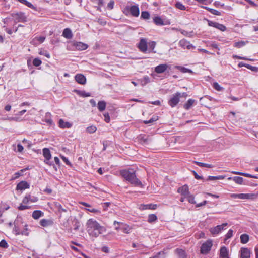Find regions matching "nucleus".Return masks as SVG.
I'll use <instances>...</instances> for the list:
<instances>
[{"label":"nucleus","mask_w":258,"mask_h":258,"mask_svg":"<svg viewBox=\"0 0 258 258\" xmlns=\"http://www.w3.org/2000/svg\"><path fill=\"white\" fill-rule=\"evenodd\" d=\"M13 231L16 235H29L28 225L24 222L22 219L18 218L15 219Z\"/></svg>","instance_id":"nucleus-2"},{"label":"nucleus","mask_w":258,"mask_h":258,"mask_svg":"<svg viewBox=\"0 0 258 258\" xmlns=\"http://www.w3.org/2000/svg\"><path fill=\"white\" fill-rule=\"evenodd\" d=\"M17 16H18V18L17 19L18 22H20V21L24 22L26 21V18L24 17V16L23 15H17Z\"/></svg>","instance_id":"nucleus-55"},{"label":"nucleus","mask_w":258,"mask_h":258,"mask_svg":"<svg viewBox=\"0 0 258 258\" xmlns=\"http://www.w3.org/2000/svg\"><path fill=\"white\" fill-rule=\"evenodd\" d=\"M239 199H254L257 197L254 194H239Z\"/></svg>","instance_id":"nucleus-19"},{"label":"nucleus","mask_w":258,"mask_h":258,"mask_svg":"<svg viewBox=\"0 0 258 258\" xmlns=\"http://www.w3.org/2000/svg\"><path fill=\"white\" fill-rule=\"evenodd\" d=\"M175 68H177L178 70H179L180 72L184 73H192V70H191L189 69L186 68L184 67L176 66Z\"/></svg>","instance_id":"nucleus-34"},{"label":"nucleus","mask_w":258,"mask_h":258,"mask_svg":"<svg viewBox=\"0 0 258 258\" xmlns=\"http://www.w3.org/2000/svg\"><path fill=\"white\" fill-rule=\"evenodd\" d=\"M129 12L133 16L138 17L140 13V10L138 6L134 5L131 7H126L124 9L123 13L125 15H127V13Z\"/></svg>","instance_id":"nucleus-4"},{"label":"nucleus","mask_w":258,"mask_h":258,"mask_svg":"<svg viewBox=\"0 0 258 258\" xmlns=\"http://www.w3.org/2000/svg\"><path fill=\"white\" fill-rule=\"evenodd\" d=\"M158 120V117L157 116H156V117H152L150 119L148 120H144V123L146 124H149V123H153V122L156 121Z\"/></svg>","instance_id":"nucleus-49"},{"label":"nucleus","mask_w":258,"mask_h":258,"mask_svg":"<svg viewBox=\"0 0 258 258\" xmlns=\"http://www.w3.org/2000/svg\"><path fill=\"white\" fill-rule=\"evenodd\" d=\"M9 246L7 242L4 239L2 240L0 242V247L4 248H7Z\"/></svg>","instance_id":"nucleus-52"},{"label":"nucleus","mask_w":258,"mask_h":258,"mask_svg":"<svg viewBox=\"0 0 258 258\" xmlns=\"http://www.w3.org/2000/svg\"><path fill=\"white\" fill-rule=\"evenodd\" d=\"M177 192L184 198H186L190 194L188 186L187 185H184L178 188Z\"/></svg>","instance_id":"nucleus-10"},{"label":"nucleus","mask_w":258,"mask_h":258,"mask_svg":"<svg viewBox=\"0 0 258 258\" xmlns=\"http://www.w3.org/2000/svg\"><path fill=\"white\" fill-rule=\"evenodd\" d=\"M208 25L211 27H215L221 31H225L226 30V27L222 24L217 22L208 21Z\"/></svg>","instance_id":"nucleus-11"},{"label":"nucleus","mask_w":258,"mask_h":258,"mask_svg":"<svg viewBox=\"0 0 258 258\" xmlns=\"http://www.w3.org/2000/svg\"><path fill=\"white\" fill-rule=\"evenodd\" d=\"M225 177V175H219L217 176H209L208 180H221L224 179Z\"/></svg>","instance_id":"nucleus-35"},{"label":"nucleus","mask_w":258,"mask_h":258,"mask_svg":"<svg viewBox=\"0 0 258 258\" xmlns=\"http://www.w3.org/2000/svg\"><path fill=\"white\" fill-rule=\"evenodd\" d=\"M17 1L30 8H32L34 10H36L35 7H34L30 2L27 1V0H17Z\"/></svg>","instance_id":"nucleus-32"},{"label":"nucleus","mask_w":258,"mask_h":258,"mask_svg":"<svg viewBox=\"0 0 258 258\" xmlns=\"http://www.w3.org/2000/svg\"><path fill=\"white\" fill-rule=\"evenodd\" d=\"M30 185L29 184L25 181H22L19 182L16 187V190H23L29 188Z\"/></svg>","instance_id":"nucleus-15"},{"label":"nucleus","mask_w":258,"mask_h":258,"mask_svg":"<svg viewBox=\"0 0 258 258\" xmlns=\"http://www.w3.org/2000/svg\"><path fill=\"white\" fill-rule=\"evenodd\" d=\"M232 179L235 183L238 184H242L243 182V179L241 177L235 176L234 177H228V180H230Z\"/></svg>","instance_id":"nucleus-28"},{"label":"nucleus","mask_w":258,"mask_h":258,"mask_svg":"<svg viewBox=\"0 0 258 258\" xmlns=\"http://www.w3.org/2000/svg\"><path fill=\"white\" fill-rule=\"evenodd\" d=\"M40 55H43L46 56L47 58H49L50 57V55L49 53L46 51H40L39 53Z\"/></svg>","instance_id":"nucleus-57"},{"label":"nucleus","mask_w":258,"mask_h":258,"mask_svg":"<svg viewBox=\"0 0 258 258\" xmlns=\"http://www.w3.org/2000/svg\"><path fill=\"white\" fill-rule=\"evenodd\" d=\"M220 258H229L228 256V250L225 246H223L220 250Z\"/></svg>","instance_id":"nucleus-21"},{"label":"nucleus","mask_w":258,"mask_h":258,"mask_svg":"<svg viewBox=\"0 0 258 258\" xmlns=\"http://www.w3.org/2000/svg\"><path fill=\"white\" fill-rule=\"evenodd\" d=\"M210 13H212V14L217 15V16H220L221 15V13L220 12H219L215 9H212L211 10H210Z\"/></svg>","instance_id":"nucleus-56"},{"label":"nucleus","mask_w":258,"mask_h":258,"mask_svg":"<svg viewBox=\"0 0 258 258\" xmlns=\"http://www.w3.org/2000/svg\"><path fill=\"white\" fill-rule=\"evenodd\" d=\"M138 48L143 52H145L147 50V42L145 38H141L138 44Z\"/></svg>","instance_id":"nucleus-12"},{"label":"nucleus","mask_w":258,"mask_h":258,"mask_svg":"<svg viewBox=\"0 0 258 258\" xmlns=\"http://www.w3.org/2000/svg\"><path fill=\"white\" fill-rule=\"evenodd\" d=\"M44 121L48 124L49 125H52L53 123V120L51 119V114L49 112H47L45 115Z\"/></svg>","instance_id":"nucleus-25"},{"label":"nucleus","mask_w":258,"mask_h":258,"mask_svg":"<svg viewBox=\"0 0 258 258\" xmlns=\"http://www.w3.org/2000/svg\"><path fill=\"white\" fill-rule=\"evenodd\" d=\"M247 42V41L245 42V41H239V42H235L234 44V46L236 47V48H240L244 46L246 44V43Z\"/></svg>","instance_id":"nucleus-38"},{"label":"nucleus","mask_w":258,"mask_h":258,"mask_svg":"<svg viewBox=\"0 0 258 258\" xmlns=\"http://www.w3.org/2000/svg\"><path fill=\"white\" fill-rule=\"evenodd\" d=\"M169 66L167 64H161L156 66L155 68V72L158 74H161L165 72Z\"/></svg>","instance_id":"nucleus-14"},{"label":"nucleus","mask_w":258,"mask_h":258,"mask_svg":"<svg viewBox=\"0 0 258 258\" xmlns=\"http://www.w3.org/2000/svg\"><path fill=\"white\" fill-rule=\"evenodd\" d=\"M43 155L45 158L44 162L49 166H53L54 164L53 162L50 161V159L51 158V155L50 151L48 148H45L43 149Z\"/></svg>","instance_id":"nucleus-7"},{"label":"nucleus","mask_w":258,"mask_h":258,"mask_svg":"<svg viewBox=\"0 0 258 258\" xmlns=\"http://www.w3.org/2000/svg\"><path fill=\"white\" fill-rule=\"evenodd\" d=\"M245 67L247 69L251 70L252 71L257 72H258V67L255 66H252L250 64H246L245 65Z\"/></svg>","instance_id":"nucleus-48"},{"label":"nucleus","mask_w":258,"mask_h":258,"mask_svg":"<svg viewBox=\"0 0 258 258\" xmlns=\"http://www.w3.org/2000/svg\"><path fill=\"white\" fill-rule=\"evenodd\" d=\"M73 46L75 47V48L78 50H84L87 49L88 45L81 42H75Z\"/></svg>","instance_id":"nucleus-16"},{"label":"nucleus","mask_w":258,"mask_h":258,"mask_svg":"<svg viewBox=\"0 0 258 258\" xmlns=\"http://www.w3.org/2000/svg\"><path fill=\"white\" fill-rule=\"evenodd\" d=\"M23 147L20 144L17 145V151L19 152H21L23 150Z\"/></svg>","instance_id":"nucleus-64"},{"label":"nucleus","mask_w":258,"mask_h":258,"mask_svg":"<svg viewBox=\"0 0 258 258\" xmlns=\"http://www.w3.org/2000/svg\"><path fill=\"white\" fill-rule=\"evenodd\" d=\"M75 92H77V93L80 96L83 97H86L90 96V93L88 92H86L84 91H79V90H75Z\"/></svg>","instance_id":"nucleus-36"},{"label":"nucleus","mask_w":258,"mask_h":258,"mask_svg":"<svg viewBox=\"0 0 258 258\" xmlns=\"http://www.w3.org/2000/svg\"><path fill=\"white\" fill-rule=\"evenodd\" d=\"M213 88L217 90V91H221L222 89H223V88L221 87L220 85L217 83V82H214L213 84Z\"/></svg>","instance_id":"nucleus-51"},{"label":"nucleus","mask_w":258,"mask_h":258,"mask_svg":"<svg viewBox=\"0 0 258 258\" xmlns=\"http://www.w3.org/2000/svg\"><path fill=\"white\" fill-rule=\"evenodd\" d=\"M241 258H250V252L247 248L242 247L240 249Z\"/></svg>","instance_id":"nucleus-18"},{"label":"nucleus","mask_w":258,"mask_h":258,"mask_svg":"<svg viewBox=\"0 0 258 258\" xmlns=\"http://www.w3.org/2000/svg\"><path fill=\"white\" fill-rule=\"evenodd\" d=\"M104 120L106 122L108 123L110 121V116L108 113H105L104 114Z\"/></svg>","instance_id":"nucleus-61"},{"label":"nucleus","mask_w":258,"mask_h":258,"mask_svg":"<svg viewBox=\"0 0 258 258\" xmlns=\"http://www.w3.org/2000/svg\"><path fill=\"white\" fill-rule=\"evenodd\" d=\"M53 223V222L52 220L46 219H42L40 221V225L43 227H47L51 225Z\"/></svg>","instance_id":"nucleus-24"},{"label":"nucleus","mask_w":258,"mask_h":258,"mask_svg":"<svg viewBox=\"0 0 258 258\" xmlns=\"http://www.w3.org/2000/svg\"><path fill=\"white\" fill-rule=\"evenodd\" d=\"M41 60L38 58H35L33 61V64L35 67H39L41 64Z\"/></svg>","instance_id":"nucleus-47"},{"label":"nucleus","mask_w":258,"mask_h":258,"mask_svg":"<svg viewBox=\"0 0 258 258\" xmlns=\"http://www.w3.org/2000/svg\"><path fill=\"white\" fill-rule=\"evenodd\" d=\"M106 103L104 101H99L98 103V108L100 111H103L106 108Z\"/></svg>","instance_id":"nucleus-31"},{"label":"nucleus","mask_w":258,"mask_h":258,"mask_svg":"<svg viewBox=\"0 0 258 258\" xmlns=\"http://www.w3.org/2000/svg\"><path fill=\"white\" fill-rule=\"evenodd\" d=\"M120 175L130 183L136 186H142V182L137 178L135 172L133 170H122L120 172Z\"/></svg>","instance_id":"nucleus-3"},{"label":"nucleus","mask_w":258,"mask_h":258,"mask_svg":"<svg viewBox=\"0 0 258 258\" xmlns=\"http://www.w3.org/2000/svg\"><path fill=\"white\" fill-rule=\"evenodd\" d=\"M233 235V230L230 229L225 235V240L230 238Z\"/></svg>","instance_id":"nucleus-53"},{"label":"nucleus","mask_w":258,"mask_h":258,"mask_svg":"<svg viewBox=\"0 0 258 258\" xmlns=\"http://www.w3.org/2000/svg\"><path fill=\"white\" fill-rule=\"evenodd\" d=\"M197 1L203 4L207 5L211 4L212 0H197Z\"/></svg>","instance_id":"nucleus-58"},{"label":"nucleus","mask_w":258,"mask_h":258,"mask_svg":"<svg viewBox=\"0 0 258 258\" xmlns=\"http://www.w3.org/2000/svg\"><path fill=\"white\" fill-rule=\"evenodd\" d=\"M150 16V15L148 12L143 11L141 13V18L143 19L147 20L149 19Z\"/></svg>","instance_id":"nucleus-41"},{"label":"nucleus","mask_w":258,"mask_h":258,"mask_svg":"<svg viewBox=\"0 0 258 258\" xmlns=\"http://www.w3.org/2000/svg\"><path fill=\"white\" fill-rule=\"evenodd\" d=\"M114 2L113 0H111L108 3L107 8L110 10H112L114 7Z\"/></svg>","instance_id":"nucleus-59"},{"label":"nucleus","mask_w":258,"mask_h":258,"mask_svg":"<svg viewBox=\"0 0 258 258\" xmlns=\"http://www.w3.org/2000/svg\"><path fill=\"white\" fill-rule=\"evenodd\" d=\"M87 231L91 236L97 237L100 234H103L105 231L104 227L101 226L95 220L90 219L87 222Z\"/></svg>","instance_id":"nucleus-1"},{"label":"nucleus","mask_w":258,"mask_h":258,"mask_svg":"<svg viewBox=\"0 0 258 258\" xmlns=\"http://www.w3.org/2000/svg\"><path fill=\"white\" fill-rule=\"evenodd\" d=\"M59 127L61 128H70L72 127V123L65 122L62 119H60L58 122Z\"/></svg>","instance_id":"nucleus-20"},{"label":"nucleus","mask_w":258,"mask_h":258,"mask_svg":"<svg viewBox=\"0 0 258 258\" xmlns=\"http://www.w3.org/2000/svg\"><path fill=\"white\" fill-rule=\"evenodd\" d=\"M176 252L181 258H184L185 256V251L181 249H176Z\"/></svg>","instance_id":"nucleus-40"},{"label":"nucleus","mask_w":258,"mask_h":258,"mask_svg":"<svg viewBox=\"0 0 258 258\" xmlns=\"http://www.w3.org/2000/svg\"><path fill=\"white\" fill-rule=\"evenodd\" d=\"M120 224L121 225V229L123 231V232L125 233L128 234L130 233L131 228L128 225L126 224H124L122 223L117 222L116 221H114L113 225H115L116 224Z\"/></svg>","instance_id":"nucleus-17"},{"label":"nucleus","mask_w":258,"mask_h":258,"mask_svg":"<svg viewBox=\"0 0 258 258\" xmlns=\"http://www.w3.org/2000/svg\"><path fill=\"white\" fill-rule=\"evenodd\" d=\"M44 215V213L40 210H35L33 212L32 216L34 219H38Z\"/></svg>","instance_id":"nucleus-26"},{"label":"nucleus","mask_w":258,"mask_h":258,"mask_svg":"<svg viewBox=\"0 0 258 258\" xmlns=\"http://www.w3.org/2000/svg\"><path fill=\"white\" fill-rule=\"evenodd\" d=\"M195 102V100H194L192 99H189V100H188V101L186 102V103H185L184 104V105H183L184 108L186 110L189 109L191 108V107L192 106V105L194 104Z\"/></svg>","instance_id":"nucleus-29"},{"label":"nucleus","mask_w":258,"mask_h":258,"mask_svg":"<svg viewBox=\"0 0 258 258\" xmlns=\"http://www.w3.org/2000/svg\"><path fill=\"white\" fill-rule=\"evenodd\" d=\"M175 6L177 9L181 10H185L186 9L185 6L180 2L176 3Z\"/></svg>","instance_id":"nucleus-50"},{"label":"nucleus","mask_w":258,"mask_h":258,"mask_svg":"<svg viewBox=\"0 0 258 258\" xmlns=\"http://www.w3.org/2000/svg\"><path fill=\"white\" fill-rule=\"evenodd\" d=\"M157 219V216L155 214H150L148 216V221L151 223L156 221Z\"/></svg>","instance_id":"nucleus-42"},{"label":"nucleus","mask_w":258,"mask_h":258,"mask_svg":"<svg viewBox=\"0 0 258 258\" xmlns=\"http://www.w3.org/2000/svg\"><path fill=\"white\" fill-rule=\"evenodd\" d=\"M62 35L67 39H71L73 37L72 31L69 28L64 29Z\"/></svg>","instance_id":"nucleus-22"},{"label":"nucleus","mask_w":258,"mask_h":258,"mask_svg":"<svg viewBox=\"0 0 258 258\" xmlns=\"http://www.w3.org/2000/svg\"><path fill=\"white\" fill-rule=\"evenodd\" d=\"M179 45L183 49H195L196 47L191 44L190 42L187 41L186 39H183L179 41Z\"/></svg>","instance_id":"nucleus-8"},{"label":"nucleus","mask_w":258,"mask_h":258,"mask_svg":"<svg viewBox=\"0 0 258 258\" xmlns=\"http://www.w3.org/2000/svg\"><path fill=\"white\" fill-rule=\"evenodd\" d=\"M144 209H154L156 205H153L152 204H148L143 205Z\"/></svg>","instance_id":"nucleus-54"},{"label":"nucleus","mask_w":258,"mask_h":258,"mask_svg":"<svg viewBox=\"0 0 258 258\" xmlns=\"http://www.w3.org/2000/svg\"><path fill=\"white\" fill-rule=\"evenodd\" d=\"M149 48L153 50L155 47L156 43L154 41H152L149 43Z\"/></svg>","instance_id":"nucleus-60"},{"label":"nucleus","mask_w":258,"mask_h":258,"mask_svg":"<svg viewBox=\"0 0 258 258\" xmlns=\"http://www.w3.org/2000/svg\"><path fill=\"white\" fill-rule=\"evenodd\" d=\"M97 128L94 125H91L86 128V131L89 134H92L96 131Z\"/></svg>","instance_id":"nucleus-39"},{"label":"nucleus","mask_w":258,"mask_h":258,"mask_svg":"<svg viewBox=\"0 0 258 258\" xmlns=\"http://www.w3.org/2000/svg\"><path fill=\"white\" fill-rule=\"evenodd\" d=\"M249 240V236L246 234H243L240 236V241L243 244H245Z\"/></svg>","instance_id":"nucleus-33"},{"label":"nucleus","mask_w":258,"mask_h":258,"mask_svg":"<svg viewBox=\"0 0 258 258\" xmlns=\"http://www.w3.org/2000/svg\"><path fill=\"white\" fill-rule=\"evenodd\" d=\"M154 22L157 25H163L164 22L163 20L161 19L160 17H155L153 18Z\"/></svg>","instance_id":"nucleus-30"},{"label":"nucleus","mask_w":258,"mask_h":258,"mask_svg":"<svg viewBox=\"0 0 258 258\" xmlns=\"http://www.w3.org/2000/svg\"><path fill=\"white\" fill-rule=\"evenodd\" d=\"M53 205L54 206V208L57 210L58 212H59L60 214L62 212H66L67 211V210L66 209L63 208L61 205L58 202H54Z\"/></svg>","instance_id":"nucleus-23"},{"label":"nucleus","mask_w":258,"mask_h":258,"mask_svg":"<svg viewBox=\"0 0 258 258\" xmlns=\"http://www.w3.org/2000/svg\"><path fill=\"white\" fill-rule=\"evenodd\" d=\"M150 81V78L147 76H145L141 80L142 85L144 86V85H146L147 83H149Z\"/></svg>","instance_id":"nucleus-43"},{"label":"nucleus","mask_w":258,"mask_h":258,"mask_svg":"<svg viewBox=\"0 0 258 258\" xmlns=\"http://www.w3.org/2000/svg\"><path fill=\"white\" fill-rule=\"evenodd\" d=\"M212 241L208 240L202 244L201 247V253L203 254H207L211 249L212 246Z\"/></svg>","instance_id":"nucleus-6"},{"label":"nucleus","mask_w":258,"mask_h":258,"mask_svg":"<svg viewBox=\"0 0 258 258\" xmlns=\"http://www.w3.org/2000/svg\"><path fill=\"white\" fill-rule=\"evenodd\" d=\"M24 170H25V169H22L20 171V172H16L12 177V179L15 180L19 178L20 176L22 175V173H23Z\"/></svg>","instance_id":"nucleus-45"},{"label":"nucleus","mask_w":258,"mask_h":258,"mask_svg":"<svg viewBox=\"0 0 258 258\" xmlns=\"http://www.w3.org/2000/svg\"><path fill=\"white\" fill-rule=\"evenodd\" d=\"M138 140L141 144H148L149 140V138L146 135H140L138 137Z\"/></svg>","instance_id":"nucleus-27"},{"label":"nucleus","mask_w":258,"mask_h":258,"mask_svg":"<svg viewBox=\"0 0 258 258\" xmlns=\"http://www.w3.org/2000/svg\"><path fill=\"white\" fill-rule=\"evenodd\" d=\"M29 208V206L26 205H21L19 206L18 209L20 210H24Z\"/></svg>","instance_id":"nucleus-62"},{"label":"nucleus","mask_w":258,"mask_h":258,"mask_svg":"<svg viewBox=\"0 0 258 258\" xmlns=\"http://www.w3.org/2000/svg\"><path fill=\"white\" fill-rule=\"evenodd\" d=\"M228 224L227 223H223L222 225H217L216 227L210 228V232L213 235L219 234Z\"/></svg>","instance_id":"nucleus-9"},{"label":"nucleus","mask_w":258,"mask_h":258,"mask_svg":"<svg viewBox=\"0 0 258 258\" xmlns=\"http://www.w3.org/2000/svg\"><path fill=\"white\" fill-rule=\"evenodd\" d=\"M188 201L191 204H196V201L195 200V197L194 195L189 194L186 198Z\"/></svg>","instance_id":"nucleus-46"},{"label":"nucleus","mask_w":258,"mask_h":258,"mask_svg":"<svg viewBox=\"0 0 258 258\" xmlns=\"http://www.w3.org/2000/svg\"><path fill=\"white\" fill-rule=\"evenodd\" d=\"M231 173H233V174H237V175H243V176H245L246 177H250V176H251V174H248V173H243V172H237V171H232Z\"/></svg>","instance_id":"nucleus-44"},{"label":"nucleus","mask_w":258,"mask_h":258,"mask_svg":"<svg viewBox=\"0 0 258 258\" xmlns=\"http://www.w3.org/2000/svg\"><path fill=\"white\" fill-rule=\"evenodd\" d=\"M194 163L200 167H207V168L213 167V165L212 164L204 163H202V162H198V161H194Z\"/></svg>","instance_id":"nucleus-37"},{"label":"nucleus","mask_w":258,"mask_h":258,"mask_svg":"<svg viewBox=\"0 0 258 258\" xmlns=\"http://www.w3.org/2000/svg\"><path fill=\"white\" fill-rule=\"evenodd\" d=\"M75 80L78 83L81 85H84L86 83V78L82 74H76L75 76Z\"/></svg>","instance_id":"nucleus-13"},{"label":"nucleus","mask_w":258,"mask_h":258,"mask_svg":"<svg viewBox=\"0 0 258 258\" xmlns=\"http://www.w3.org/2000/svg\"><path fill=\"white\" fill-rule=\"evenodd\" d=\"M180 101V92H176L173 94L168 100V104L171 107H175Z\"/></svg>","instance_id":"nucleus-5"},{"label":"nucleus","mask_w":258,"mask_h":258,"mask_svg":"<svg viewBox=\"0 0 258 258\" xmlns=\"http://www.w3.org/2000/svg\"><path fill=\"white\" fill-rule=\"evenodd\" d=\"M74 226V230H77L79 229V227H80V223L78 222V221L76 220L75 221Z\"/></svg>","instance_id":"nucleus-63"}]
</instances>
